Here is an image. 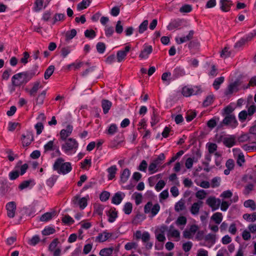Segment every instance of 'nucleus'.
I'll return each instance as SVG.
<instances>
[{
	"instance_id": "72a5a7b5",
	"label": "nucleus",
	"mask_w": 256,
	"mask_h": 256,
	"mask_svg": "<svg viewBox=\"0 0 256 256\" xmlns=\"http://www.w3.org/2000/svg\"><path fill=\"white\" fill-rule=\"evenodd\" d=\"M90 0H82L77 6L78 10H81L86 8L90 4Z\"/></svg>"
},
{
	"instance_id": "39448f33",
	"label": "nucleus",
	"mask_w": 256,
	"mask_h": 256,
	"mask_svg": "<svg viewBox=\"0 0 256 256\" xmlns=\"http://www.w3.org/2000/svg\"><path fill=\"white\" fill-rule=\"evenodd\" d=\"M160 210V206L156 204L152 206V202H148L144 206V212L146 214L150 212L152 216H156Z\"/></svg>"
},
{
	"instance_id": "bf43d9fd",
	"label": "nucleus",
	"mask_w": 256,
	"mask_h": 256,
	"mask_svg": "<svg viewBox=\"0 0 256 256\" xmlns=\"http://www.w3.org/2000/svg\"><path fill=\"white\" fill-rule=\"evenodd\" d=\"M165 159V156L164 154H160L158 157L153 160L158 166L162 164V162Z\"/></svg>"
},
{
	"instance_id": "49530a36",
	"label": "nucleus",
	"mask_w": 256,
	"mask_h": 256,
	"mask_svg": "<svg viewBox=\"0 0 256 256\" xmlns=\"http://www.w3.org/2000/svg\"><path fill=\"white\" fill-rule=\"evenodd\" d=\"M58 177L56 175H52L46 180V184L50 188H52L56 181Z\"/></svg>"
},
{
	"instance_id": "7ed1b4c3",
	"label": "nucleus",
	"mask_w": 256,
	"mask_h": 256,
	"mask_svg": "<svg viewBox=\"0 0 256 256\" xmlns=\"http://www.w3.org/2000/svg\"><path fill=\"white\" fill-rule=\"evenodd\" d=\"M66 140L62 146V149L68 154L75 153L78 146V142L73 138H69Z\"/></svg>"
},
{
	"instance_id": "473e14b6",
	"label": "nucleus",
	"mask_w": 256,
	"mask_h": 256,
	"mask_svg": "<svg viewBox=\"0 0 256 256\" xmlns=\"http://www.w3.org/2000/svg\"><path fill=\"white\" fill-rule=\"evenodd\" d=\"M224 76H220L219 78H216L214 82H213V86L215 90H218L219 89L220 85L222 84L224 82Z\"/></svg>"
},
{
	"instance_id": "a878e982",
	"label": "nucleus",
	"mask_w": 256,
	"mask_h": 256,
	"mask_svg": "<svg viewBox=\"0 0 256 256\" xmlns=\"http://www.w3.org/2000/svg\"><path fill=\"white\" fill-rule=\"evenodd\" d=\"M42 88V86L40 85V81H36L34 83L33 86L29 90V94L30 96H34L36 95L38 90L40 88Z\"/></svg>"
},
{
	"instance_id": "2eb2a0df",
	"label": "nucleus",
	"mask_w": 256,
	"mask_h": 256,
	"mask_svg": "<svg viewBox=\"0 0 256 256\" xmlns=\"http://www.w3.org/2000/svg\"><path fill=\"white\" fill-rule=\"evenodd\" d=\"M203 202L198 200L197 202H194L191 206L190 212L193 215H197L200 208L202 206Z\"/></svg>"
},
{
	"instance_id": "cd10ccee",
	"label": "nucleus",
	"mask_w": 256,
	"mask_h": 256,
	"mask_svg": "<svg viewBox=\"0 0 256 256\" xmlns=\"http://www.w3.org/2000/svg\"><path fill=\"white\" fill-rule=\"evenodd\" d=\"M46 90H43L41 93L38 94L36 98V105H42L44 104V100L46 98Z\"/></svg>"
},
{
	"instance_id": "4d7b16f0",
	"label": "nucleus",
	"mask_w": 256,
	"mask_h": 256,
	"mask_svg": "<svg viewBox=\"0 0 256 256\" xmlns=\"http://www.w3.org/2000/svg\"><path fill=\"white\" fill-rule=\"evenodd\" d=\"M248 116V114L247 111H246L245 110H242L238 114L239 120L242 122H243L246 120Z\"/></svg>"
},
{
	"instance_id": "864d4df0",
	"label": "nucleus",
	"mask_w": 256,
	"mask_h": 256,
	"mask_svg": "<svg viewBox=\"0 0 256 256\" xmlns=\"http://www.w3.org/2000/svg\"><path fill=\"white\" fill-rule=\"evenodd\" d=\"M187 222L186 218L184 216H179L176 220V224L178 226H184Z\"/></svg>"
},
{
	"instance_id": "09e8293b",
	"label": "nucleus",
	"mask_w": 256,
	"mask_h": 256,
	"mask_svg": "<svg viewBox=\"0 0 256 256\" xmlns=\"http://www.w3.org/2000/svg\"><path fill=\"white\" fill-rule=\"evenodd\" d=\"M62 221L63 223L68 224H71L74 223L73 218L69 215H66L62 218Z\"/></svg>"
},
{
	"instance_id": "8fccbe9b",
	"label": "nucleus",
	"mask_w": 256,
	"mask_h": 256,
	"mask_svg": "<svg viewBox=\"0 0 256 256\" xmlns=\"http://www.w3.org/2000/svg\"><path fill=\"white\" fill-rule=\"evenodd\" d=\"M44 152L54 150V140H50L44 146Z\"/></svg>"
},
{
	"instance_id": "393cba45",
	"label": "nucleus",
	"mask_w": 256,
	"mask_h": 256,
	"mask_svg": "<svg viewBox=\"0 0 256 256\" xmlns=\"http://www.w3.org/2000/svg\"><path fill=\"white\" fill-rule=\"evenodd\" d=\"M160 121V117L158 116V114L157 112V110L154 108H153L152 110V115L151 118V122L150 124L152 126H154L156 125L157 123H158Z\"/></svg>"
},
{
	"instance_id": "c03bdc74",
	"label": "nucleus",
	"mask_w": 256,
	"mask_h": 256,
	"mask_svg": "<svg viewBox=\"0 0 256 256\" xmlns=\"http://www.w3.org/2000/svg\"><path fill=\"white\" fill-rule=\"evenodd\" d=\"M192 10V6L190 4H186L183 5L180 9V12L182 13L190 12Z\"/></svg>"
},
{
	"instance_id": "603ef678",
	"label": "nucleus",
	"mask_w": 256,
	"mask_h": 256,
	"mask_svg": "<svg viewBox=\"0 0 256 256\" xmlns=\"http://www.w3.org/2000/svg\"><path fill=\"white\" fill-rule=\"evenodd\" d=\"M118 128L116 124H112L107 130V134L110 135H114L116 132Z\"/></svg>"
},
{
	"instance_id": "9b49d317",
	"label": "nucleus",
	"mask_w": 256,
	"mask_h": 256,
	"mask_svg": "<svg viewBox=\"0 0 256 256\" xmlns=\"http://www.w3.org/2000/svg\"><path fill=\"white\" fill-rule=\"evenodd\" d=\"M130 48V46H126L124 48V50L118 51L116 53V60L118 62H120L124 60Z\"/></svg>"
},
{
	"instance_id": "f03ea898",
	"label": "nucleus",
	"mask_w": 256,
	"mask_h": 256,
	"mask_svg": "<svg viewBox=\"0 0 256 256\" xmlns=\"http://www.w3.org/2000/svg\"><path fill=\"white\" fill-rule=\"evenodd\" d=\"M53 170L59 174H66L72 170V168L70 162H64L63 158H59L55 161L53 165Z\"/></svg>"
},
{
	"instance_id": "6e6552de",
	"label": "nucleus",
	"mask_w": 256,
	"mask_h": 256,
	"mask_svg": "<svg viewBox=\"0 0 256 256\" xmlns=\"http://www.w3.org/2000/svg\"><path fill=\"white\" fill-rule=\"evenodd\" d=\"M21 140L23 146H28L34 140L32 132H27L26 134H22Z\"/></svg>"
},
{
	"instance_id": "412c9836",
	"label": "nucleus",
	"mask_w": 256,
	"mask_h": 256,
	"mask_svg": "<svg viewBox=\"0 0 256 256\" xmlns=\"http://www.w3.org/2000/svg\"><path fill=\"white\" fill-rule=\"evenodd\" d=\"M182 24V20L180 19L174 20L168 24L167 28L169 30H172L181 26Z\"/></svg>"
},
{
	"instance_id": "680f3d73",
	"label": "nucleus",
	"mask_w": 256,
	"mask_h": 256,
	"mask_svg": "<svg viewBox=\"0 0 256 256\" xmlns=\"http://www.w3.org/2000/svg\"><path fill=\"white\" fill-rule=\"evenodd\" d=\"M33 180H32L23 181L19 186L18 188L20 190H22L26 188H27L30 186V184Z\"/></svg>"
},
{
	"instance_id": "e2e57ef3",
	"label": "nucleus",
	"mask_w": 256,
	"mask_h": 256,
	"mask_svg": "<svg viewBox=\"0 0 256 256\" xmlns=\"http://www.w3.org/2000/svg\"><path fill=\"white\" fill-rule=\"evenodd\" d=\"M123 32V25L121 20H118L116 26V32L121 34Z\"/></svg>"
},
{
	"instance_id": "f704fd0d",
	"label": "nucleus",
	"mask_w": 256,
	"mask_h": 256,
	"mask_svg": "<svg viewBox=\"0 0 256 256\" xmlns=\"http://www.w3.org/2000/svg\"><path fill=\"white\" fill-rule=\"evenodd\" d=\"M186 208L184 200H180L176 202L174 206V210L176 212L183 210Z\"/></svg>"
},
{
	"instance_id": "774afa93",
	"label": "nucleus",
	"mask_w": 256,
	"mask_h": 256,
	"mask_svg": "<svg viewBox=\"0 0 256 256\" xmlns=\"http://www.w3.org/2000/svg\"><path fill=\"white\" fill-rule=\"evenodd\" d=\"M194 159V158H188L186 160L185 166L187 168L190 169L192 168L193 163L195 162Z\"/></svg>"
},
{
	"instance_id": "0e129e2a",
	"label": "nucleus",
	"mask_w": 256,
	"mask_h": 256,
	"mask_svg": "<svg viewBox=\"0 0 256 256\" xmlns=\"http://www.w3.org/2000/svg\"><path fill=\"white\" fill-rule=\"evenodd\" d=\"M71 50L70 47H64L61 50V56L63 58H65L70 52Z\"/></svg>"
},
{
	"instance_id": "f257e3e1",
	"label": "nucleus",
	"mask_w": 256,
	"mask_h": 256,
	"mask_svg": "<svg viewBox=\"0 0 256 256\" xmlns=\"http://www.w3.org/2000/svg\"><path fill=\"white\" fill-rule=\"evenodd\" d=\"M38 66L35 65L34 70L25 71L15 74L12 78V84L13 86H20L28 82L34 76L38 74L37 72Z\"/></svg>"
},
{
	"instance_id": "ea45409f",
	"label": "nucleus",
	"mask_w": 256,
	"mask_h": 256,
	"mask_svg": "<svg viewBox=\"0 0 256 256\" xmlns=\"http://www.w3.org/2000/svg\"><path fill=\"white\" fill-rule=\"evenodd\" d=\"M76 30L75 29H72L70 31H67L66 33V40L68 41L72 39L76 34Z\"/></svg>"
},
{
	"instance_id": "13d9d810",
	"label": "nucleus",
	"mask_w": 256,
	"mask_h": 256,
	"mask_svg": "<svg viewBox=\"0 0 256 256\" xmlns=\"http://www.w3.org/2000/svg\"><path fill=\"white\" fill-rule=\"evenodd\" d=\"M206 195V192L204 190H198L196 193V196L200 200H204Z\"/></svg>"
},
{
	"instance_id": "c85d7f7f",
	"label": "nucleus",
	"mask_w": 256,
	"mask_h": 256,
	"mask_svg": "<svg viewBox=\"0 0 256 256\" xmlns=\"http://www.w3.org/2000/svg\"><path fill=\"white\" fill-rule=\"evenodd\" d=\"M123 197L122 196L120 192H116L112 198V202L114 204L118 205L122 200Z\"/></svg>"
},
{
	"instance_id": "338daca9",
	"label": "nucleus",
	"mask_w": 256,
	"mask_h": 256,
	"mask_svg": "<svg viewBox=\"0 0 256 256\" xmlns=\"http://www.w3.org/2000/svg\"><path fill=\"white\" fill-rule=\"evenodd\" d=\"M158 167V166L155 164L154 162H151L148 166V170L150 172V174H153L154 173L157 172L158 169H156V168Z\"/></svg>"
},
{
	"instance_id": "58836bf2",
	"label": "nucleus",
	"mask_w": 256,
	"mask_h": 256,
	"mask_svg": "<svg viewBox=\"0 0 256 256\" xmlns=\"http://www.w3.org/2000/svg\"><path fill=\"white\" fill-rule=\"evenodd\" d=\"M242 217L244 219L248 222H254L256 220V212L252 213V214H245Z\"/></svg>"
},
{
	"instance_id": "5701e85b",
	"label": "nucleus",
	"mask_w": 256,
	"mask_h": 256,
	"mask_svg": "<svg viewBox=\"0 0 256 256\" xmlns=\"http://www.w3.org/2000/svg\"><path fill=\"white\" fill-rule=\"evenodd\" d=\"M223 143L226 147L231 148L235 144V138L234 136L228 138L225 137L224 138Z\"/></svg>"
},
{
	"instance_id": "a19ab883",
	"label": "nucleus",
	"mask_w": 256,
	"mask_h": 256,
	"mask_svg": "<svg viewBox=\"0 0 256 256\" xmlns=\"http://www.w3.org/2000/svg\"><path fill=\"white\" fill-rule=\"evenodd\" d=\"M44 0H36L34 3V10L36 12L42 10Z\"/></svg>"
},
{
	"instance_id": "79ce46f5",
	"label": "nucleus",
	"mask_w": 256,
	"mask_h": 256,
	"mask_svg": "<svg viewBox=\"0 0 256 256\" xmlns=\"http://www.w3.org/2000/svg\"><path fill=\"white\" fill-rule=\"evenodd\" d=\"M132 204L130 202H128L125 204L124 206V212L126 214H130L132 211Z\"/></svg>"
},
{
	"instance_id": "a18cd8bd",
	"label": "nucleus",
	"mask_w": 256,
	"mask_h": 256,
	"mask_svg": "<svg viewBox=\"0 0 256 256\" xmlns=\"http://www.w3.org/2000/svg\"><path fill=\"white\" fill-rule=\"evenodd\" d=\"M214 98L213 94H210L207 96L203 102V106H208L210 105L214 101Z\"/></svg>"
},
{
	"instance_id": "052dcab7",
	"label": "nucleus",
	"mask_w": 256,
	"mask_h": 256,
	"mask_svg": "<svg viewBox=\"0 0 256 256\" xmlns=\"http://www.w3.org/2000/svg\"><path fill=\"white\" fill-rule=\"evenodd\" d=\"M207 146L210 154H213L218 148L217 145L214 143H208Z\"/></svg>"
},
{
	"instance_id": "6e6d98bb",
	"label": "nucleus",
	"mask_w": 256,
	"mask_h": 256,
	"mask_svg": "<svg viewBox=\"0 0 256 256\" xmlns=\"http://www.w3.org/2000/svg\"><path fill=\"white\" fill-rule=\"evenodd\" d=\"M97 51L100 54H103L106 50V45L104 42H99L97 44L96 46Z\"/></svg>"
},
{
	"instance_id": "c9c22d12",
	"label": "nucleus",
	"mask_w": 256,
	"mask_h": 256,
	"mask_svg": "<svg viewBox=\"0 0 256 256\" xmlns=\"http://www.w3.org/2000/svg\"><path fill=\"white\" fill-rule=\"evenodd\" d=\"M246 208H250L251 210H256V204L254 200H246L244 204Z\"/></svg>"
},
{
	"instance_id": "1a4fd4ad",
	"label": "nucleus",
	"mask_w": 256,
	"mask_h": 256,
	"mask_svg": "<svg viewBox=\"0 0 256 256\" xmlns=\"http://www.w3.org/2000/svg\"><path fill=\"white\" fill-rule=\"evenodd\" d=\"M6 208L8 216L10 218H14L16 208V203L14 202H9L6 204Z\"/></svg>"
},
{
	"instance_id": "aec40b11",
	"label": "nucleus",
	"mask_w": 256,
	"mask_h": 256,
	"mask_svg": "<svg viewBox=\"0 0 256 256\" xmlns=\"http://www.w3.org/2000/svg\"><path fill=\"white\" fill-rule=\"evenodd\" d=\"M56 212L55 210H52L51 212H47L44 214L40 218V221L46 222L50 220L53 217L56 216Z\"/></svg>"
},
{
	"instance_id": "de8ad7c7",
	"label": "nucleus",
	"mask_w": 256,
	"mask_h": 256,
	"mask_svg": "<svg viewBox=\"0 0 256 256\" xmlns=\"http://www.w3.org/2000/svg\"><path fill=\"white\" fill-rule=\"evenodd\" d=\"M56 230L54 228L48 226L44 228L42 231V234L44 236H48L51 234H53L55 232Z\"/></svg>"
},
{
	"instance_id": "4be33fe9",
	"label": "nucleus",
	"mask_w": 256,
	"mask_h": 256,
	"mask_svg": "<svg viewBox=\"0 0 256 256\" xmlns=\"http://www.w3.org/2000/svg\"><path fill=\"white\" fill-rule=\"evenodd\" d=\"M130 174V170L128 168L124 169L120 176V182L122 184L126 183L129 178Z\"/></svg>"
},
{
	"instance_id": "a211bd4d",
	"label": "nucleus",
	"mask_w": 256,
	"mask_h": 256,
	"mask_svg": "<svg viewBox=\"0 0 256 256\" xmlns=\"http://www.w3.org/2000/svg\"><path fill=\"white\" fill-rule=\"evenodd\" d=\"M186 74V72L183 68L180 66L176 67L172 72V80H176L180 77L183 76Z\"/></svg>"
},
{
	"instance_id": "dca6fc26",
	"label": "nucleus",
	"mask_w": 256,
	"mask_h": 256,
	"mask_svg": "<svg viewBox=\"0 0 256 256\" xmlns=\"http://www.w3.org/2000/svg\"><path fill=\"white\" fill-rule=\"evenodd\" d=\"M220 10L224 12H228L232 5V1L230 0H220Z\"/></svg>"
},
{
	"instance_id": "9d476101",
	"label": "nucleus",
	"mask_w": 256,
	"mask_h": 256,
	"mask_svg": "<svg viewBox=\"0 0 256 256\" xmlns=\"http://www.w3.org/2000/svg\"><path fill=\"white\" fill-rule=\"evenodd\" d=\"M206 204L212 208V210H215L220 207V200L216 199L215 197L210 196L206 200Z\"/></svg>"
},
{
	"instance_id": "e433bc0d",
	"label": "nucleus",
	"mask_w": 256,
	"mask_h": 256,
	"mask_svg": "<svg viewBox=\"0 0 256 256\" xmlns=\"http://www.w3.org/2000/svg\"><path fill=\"white\" fill-rule=\"evenodd\" d=\"M54 66L51 65L48 67V68L46 70L44 74V78L46 80H48L50 78V77L52 74L54 70Z\"/></svg>"
},
{
	"instance_id": "7c9ffc66",
	"label": "nucleus",
	"mask_w": 256,
	"mask_h": 256,
	"mask_svg": "<svg viewBox=\"0 0 256 256\" xmlns=\"http://www.w3.org/2000/svg\"><path fill=\"white\" fill-rule=\"evenodd\" d=\"M250 86H256V76L252 77L250 79L249 82L247 84L242 85V90H245L248 88H249Z\"/></svg>"
},
{
	"instance_id": "b1692460",
	"label": "nucleus",
	"mask_w": 256,
	"mask_h": 256,
	"mask_svg": "<svg viewBox=\"0 0 256 256\" xmlns=\"http://www.w3.org/2000/svg\"><path fill=\"white\" fill-rule=\"evenodd\" d=\"M112 106V103L108 100H102V107L104 114H107Z\"/></svg>"
},
{
	"instance_id": "f8f14e48",
	"label": "nucleus",
	"mask_w": 256,
	"mask_h": 256,
	"mask_svg": "<svg viewBox=\"0 0 256 256\" xmlns=\"http://www.w3.org/2000/svg\"><path fill=\"white\" fill-rule=\"evenodd\" d=\"M198 226L196 224H193L190 226L189 230H185L183 232V236L188 239H190L192 238V236L198 230Z\"/></svg>"
},
{
	"instance_id": "37998d69",
	"label": "nucleus",
	"mask_w": 256,
	"mask_h": 256,
	"mask_svg": "<svg viewBox=\"0 0 256 256\" xmlns=\"http://www.w3.org/2000/svg\"><path fill=\"white\" fill-rule=\"evenodd\" d=\"M148 20H144L139 26L138 32L140 34H142L148 28Z\"/></svg>"
},
{
	"instance_id": "2f4dec72",
	"label": "nucleus",
	"mask_w": 256,
	"mask_h": 256,
	"mask_svg": "<svg viewBox=\"0 0 256 256\" xmlns=\"http://www.w3.org/2000/svg\"><path fill=\"white\" fill-rule=\"evenodd\" d=\"M114 251L112 247L104 248L102 249L100 252V255L101 256H110Z\"/></svg>"
},
{
	"instance_id": "5fc2aeb1",
	"label": "nucleus",
	"mask_w": 256,
	"mask_h": 256,
	"mask_svg": "<svg viewBox=\"0 0 256 256\" xmlns=\"http://www.w3.org/2000/svg\"><path fill=\"white\" fill-rule=\"evenodd\" d=\"M110 196V193L109 192L107 191H104L100 194V198L102 202H106L108 200Z\"/></svg>"
},
{
	"instance_id": "bb28decb",
	"label": "nucleus",
	"mask_w": 256,
	"mask_h": 256,
	"mask_svg": "<svg viewBox=\"0 0 256 256\" xmlns=\"http://www.w3.org/2000/svg\"><path fill=\"white\" fill-rule=\"evenodd\" d=\"M117 168L116 165H114L107 169L108 172V180H112L115 177V174L117 171Z\"/></svg>"
},
{
	"instance_id": "20e7f679",
	"label": "nucleus",
	"mask_w": 256,
	"mask_h": 256,
	"mask_svg": "<svg viewBox=\"0 0 256 256\" xmlns=\"http://www.w3.org/2000/svg\"><path fill=\"white\" fill-rule=\"evenodd\" d=\"M243 84V81L240 78L236 79L234 82L230 83L224 92V94L228 96L232 94L234 92H237L240 90L242 89V86Z\"/></svg>"
},
{
	"instance_id": "3c124183",
	"label": "nucleus",
	"mask_w": 256,
	"mask_h": 256,
	"mask_svg": "<svg viewBox=\"0 0 256 256\" xmlns=\"http://www.w3.org/2000/svg\"><path fill=\"white\" fill-rule=\"evenodd\" d=\"M84 36L87 38L92 39L96 36V34L93 30H86L84 32Z\"/></svg>"
},
{
	"instance_id": "4c0bfd02",
	"label": "nucleus",
	"mask_w": 256,
	"mask_h": 256,
	"mask_svg": "<svg viewBox=\"0 0 256 256\" xmlns=\"http://www.w3.org/2000/svg\"><path fill=\"white\" fill-rule=\"evenodd\" d=\"M212 219L214 221L216 224H220L222 220V215L220 212H216L212 216Z\"/></svg>"
},
{
	"instance_id": "0eeeda50",
	"label": "nucleus",
	"mask_w": 256,
	"mask_h": 256,
	"mask_svg": "<svg viewBox=\"0 0 256 256\" xmlns=\"http://www.w3.org/2000/svg\"><path fill=\"white\" fill-rule=\"evenodd\" d=\"M72 202L75 206H79L82 210L84 209L88 204L87 198L86 197L80 198L78 196H74Z\"/></svg>"
},
{
	"instance_id": "f3484780",
	"label": "nucleus",
	"mask_w": 256,
	"mask_h": 256,
	"mask_svg": "<svg viewBox=\"0 0 256 256\" xmlns=\"http://www.w3.org/2000/svg\"><path fill=\"white\" fill-rule=\"evenodd\" d=\"M112 233L107 232L104 231L102 233L98 234V236L96 237V240L100 242H104L112 237Z\"/></svg>"
},
{
	"instance_id": "4468645a",
	"label": "nucleus",
	"mask_w": 256,
	"mask_h": 256,
	"mask_svg": "<svg viewBox=\"0 0 256 256\" xmlns=\"http://www.w3.org/2000/svg\"><path fill=\"white\" fill-rule=\"evenodd\" d=\"M152 52V46L144 45V49L141 51L139 57L140 58L146 59L148 58V56Z\"/></svg>"
},
{
	"instance_id": "69168bd1",
	"label": "nucleus",
	"mask_w": 256,
	"mask_h": 256,
	"mask_svg": "<svg viewBox=\"0 0 256 256\" xmlns=\"http://www.w3.org/2000/svg\"><path fill=\"white\" fill-rule=\"evenodd\" d=\"M58 238H54L53 240L50 242V244L48 246V250L52 252L54 251L56 248V247L58 244Z\"/></svg>"
},
{
	"instance_id": "c756f323",
	"label": "nucleus",
	"mask_w": 256,
	"mask_h": 256,
	"mask_svg": "<svg viewBox=\"0 0 256 256\" xmlns=\"http://www.w3.org/2000/svg\"><path fill=\"white\" fill-rule=\"evenodd\" d=\"M107 215L108 216V221L110 222H113L115 221L116 218L118 217V212L116 211V208L114 210L110 209L108 211Z\"/></svg>"
},
{
	"instance_id": "423d86ee",
	"label": "nucleus",
	"mask_w": 256,
	"mask_h": 256,
	"mask_svg": "<svg viewBox=\"0 0 256 256\" xmlns=\"http://www.w3.org/2000/svg\"><path fill=\"white\" fill-rule=\"evenodd\" d=\"M222 125L228 126L232 128H235L238 125V122L234 115H229L224 117L218 128L222 126Z\"/></svg>"
},
{
	"instance_id": "6ab92c4d",
	"label": "nucleus",
	"mask_w": 256,
	"mask_h": 256,
	"mask_svg": "<svg viewBox=\"0 0 256 256\" xmlns=\"http://www.w3.org/2000/svg\"><path fill=\"white\" fill-rule=\"evenodd\" d=\"M194 34V32L192 30H191L189 32L188 34L184 37L182 38H176L175 40L176 42V43L178 44H181L182 43H184V42H186L187 41H188L190 40H192L193 38V36Z\"/></svg>"
},
{
	"instance_id": "ddd939ff",
	"label": "nucleus",
	"mask_w": 256,
	"mask_h": 256,
	"mask_svg": "<svg viewBox=\"0 0 256 256\" xmlns=\"http://www.w3.org/2000/svg\"><path fill=\"white\" fill-rule=\"evenodd\" d=\"M73 130V127L70 124L66 126V129H62L60 132V138L62 140H66V138L70 135Z\"/></svg>"
}]
</instances>
